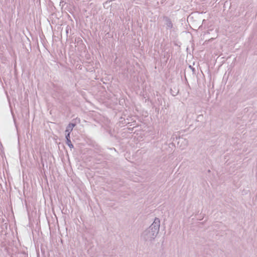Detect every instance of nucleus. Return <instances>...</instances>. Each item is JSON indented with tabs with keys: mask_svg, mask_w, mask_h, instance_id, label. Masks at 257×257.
Here are the masks:
<instances>
[{
	"mask_svg": "<svg viewBox=\"0 0 257 257\" xmlns=\"http://www.w3.org/2000/svg\"><path fill=\"white\" fill-rule=\"evenodd\" d=\"M160 226L159 218L156 217L153 223L141 235V239L145 241L154 240L159 233Z\"/></svg>",
	"mask_w": 257,
	"mask_h": 257,
	"instance_id": "obj_1",
	"label": "nucleus"
},
{
	"mask_svg": "<svg viewBox=\"0 0 257 257\" xmlns=\"http://www.w3.org/2000/svg\"><path fill=\"white\" fill-rule=\"evenodd\" d=\"M164 24L166 26L167 29H171L173 27V25L171 19L167 16L163 17Z\"/></svg>",
	"mask_w": 257,
	"mask_h": 257,
	"instance_id": "obj_2",
	"label": "nucleus"
},
{
	"mask_svg": "<svg viewBox=\"0 0 257 257\" xmlns=\"http://www.w3.org/2000/svg\"><path fill=\"white\" fill-rule=\"evenodd\" d=\"M66 144L71 148H73L74 146L73 144H72L71 140H67L66 141Z\"/></svg>",
	"mask_w": 257,
	"mask_h": 257,
	"instance_id": "obj_3",
	"label": "nucleus"
},
{
	"mask_svg": "<svg viewBox=\"0 0 257 257\" xmlns=\"http://www.w3.org/2000/svg\"><path fill=\"white\" fill-rule=\"evenodd\" d=\"M72 130H73V128H71L70 126L68 125L67 127H66V130L65 131V132L66 133H71V132L72 131Z\"/></svg>",
	"mask_w": 257,
	"mask_h": 257,
	"instance_id": "obj_4",
	"label": "nucleus"
},
{
	"mask_svg": "<svg viewBox=\"0 0 257 257\" xmlns=\"http://www.w3.org/2000/svg\"><path fill=\"white\" fill-rule=\"evenodd\" d=\"M66 133L67 134H66V136H65L66 141L70 140V133Z\"/></svg>",
	"mask_w": 257,
	"mask_h": 257,
	"instance_id": "obj_5",
	"label": "nucleus"
},
{
	"mask_svg": "<svg viewBox=\"0 0 257 257\" xmlns=\"http://www.w3.org/2000/svg\"><path fill=\"white\" fill-rule=\"evenodd\" d=\"M203 117V115H199L198 116H197V120L199 121L200 119H202Z\"/></svg>",
	"mask_w": 257,
	"mask_h": 257,
	"instance_id": "obj_6",
	"label": "nucleus"
},
{
	"mask_svg": "<svg viewBox=\"0 0 257 257\" xmlns=\"http://www.w3.org/2000/svg\"><path fill=\"white\" fill-rule=\"evenodd\" d=\"M68 125L70 126L71 128H73V127L76 125V124L74 123H70Z\"/></svg>",
	"mask_w": 257,
	"mask_h": 257,
	"instance_id": "obj_7",
	"label": "nucleus"
},
{
	"mask_svg": "<svg viewBox=\"0 0 257 257\" xmlns=\"http://www.w3.org/2000/svg\"><path fill=\"white\" fill-rule=\"evenodd\" d=\"M189 67L190 68V69H191L192 70V71H193V72H194V71H195V69H194V68L192 67L191 65H190V66H189Z\"/></svg>",
	"mask_w": 257,
	"mask_h": 257,
	"instance_id": "obj_8",
	"label": "nucleus"
}]
</instances>
